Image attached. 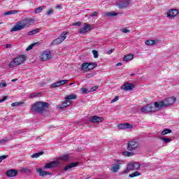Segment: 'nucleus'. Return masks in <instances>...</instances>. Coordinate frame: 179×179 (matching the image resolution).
Here are the masks:
<instances>
[{
  "mask_svg": "<svg viewBox=\"0 0 179 179\" xmlns=\"http://www.w3.org/2000/svg\"><path fill=\"white\" fill-rule=\"evenodd\" d=\"M33 23V20L26 19L24 20L18 21L15 25L12 27L10 32H15L24 29L26 26H29Z\"/></svg>",
  "mask_w": 179,
  "mask_h": 179,
  "instance_id": "f257e3e1",
  "label": "nucleus"
},
{
  "mask_svg": "<svg viewBox=\"0 0 179 179\" xmlns=\"http://www.w3.org/2000/svg\"><path fill=\"white\" fill-rule=\"evenodd\" d=\"M176 101V98L174 96L169 97L168 99H164L160 102H155L154 106L156 108H162L164 107H167L173 104Z\"/></svg>",
  "mask_w": 179,
  "mask_h": 179,
  "instance_id": "f03ea898",
  "label": "nucleus"
},
{
  "mask_svg": "<svg viewBox=\"0 0 179 179\" xmlns=\"http://www.w3.org/2000/svg\"><path fill=\"white\" fill-rule=\"evenodd\" d=\"M49 104L48 102H36L32 105V110L38 114H41L45 110V108H48Z\"/></svg>",
  "mask_w": 179,
  "mask_h": 179,
  "instance_id": "7ed1b4c3",
  "label": "nucleus"
},
{
  "mask_svg": "<svg viewBox=\"0 0 179 179\" xmlns=\"http://www.w3.org/2000/svg\"><path fill=\"white\" fill-rule=\"evenodd\" d=\"M25 61L26 56L24 55H18L8 64V68L14 69L15 66H17L23 64Z\"/></svg>",
  "mask_w": 179,
  "mask_h": 179,
  "instance_id": "20e7f679",
  "label": "nucleus"
},
{
  "mask_svg": "<svg viewBox=\"0 0 179 179\" xmlns=\"http://www.w3.org/2000/svg\"><path fill=\"white\" fill-rule=\"evenodd\" d=\"M140 164L138 162H129L127 164V169L124 170L123 174H128L130 171H137L140 169Z\"/></svg>",
  "mask_w": 179,
  "mask_h": 179,
  "instance_id": "39448f33",
  "label": "nucleus"
},
{
  "mask_svg": "<svg viewBox=\"0 0 179 179\" xmlns=\"http://www.w3.org/2000/svg\"><path fill=\"white\" fill-rule=\"evenodd\" d=\"M139 147V143L136 140L129 141L127 143V150L129 152L135 151Z\"/></svg>",
  "mask_w": 179,
  "mask_h": 179,
  "instance_id": "423d86ee",
  "label": "nucleus"
},
{
  "mask_svg": "<svg viewBox=\"0 0 179 179\" xmlns=\"http://www.w3.org/2000/svg\"><path fill=\"white\" fill-rule=\"evenodd\" d=\"M52 58L51 52L49 51H43L41 55V61H48Z\"/></svg>",
  "mask_w": 179,
  "mask_h": 179,
  "instance_id": "0eeeda50",
  "label": "nucleus"
},
{
  "mask_svg": "<svg viewBox=\"0 0 179 179\" xmlns=\"http://www.w3.org/2000/svg\"><path fill=\"white\" fill-rule=\"evenodd\" d=\"M104 120V117H99L97 115H94L90 117L89 121L92 124H99L103 122Z\"/></svg>",
  "mask_w": 179,
  "mask_h": 179,
  "instance_id": "6e6552de",
  "label": "nucleus"
},
{
  "mask_svg": "<svg viewBox=\"0 0 179 179\" xmlns=\"http://www.w3.org/2000/svg\"><path fill=\"white\" fill-rule=\"evenodd\" d=\"M152 111H155L152 103L145 105L144 107L141 108V112L144 113H148Z\"/></svg>",
  "mask_w": 179,
  "mask_h": 179,
  "instance_id": "1a4fd4ad",
  "label": "nucleus"
},
{
  "mask_svg": "<svg viewBox=\"0 0 179 179\" xmlns=\"http://www.w3.org/2000/svg\"><path fill=\"white\" fill-rule=\"evenodd\" d=\"M92 27L90 24L85 23L84 27L79 29V33L80 34H85L91 30Z\"/></svg>",
  "mask_w": 179,
  "mask_h": 179,
  "instance_id": "9d476101",
  "label": "nucleus"
},
{
  "mask_svg": "<svg viewBox=\"0 0 179 179\" xmlns=\"http://www.w3.org/2000/svg\"><path fill=\"white\" fill-rule=\"evenodd\" d=\"M69 83V80H61L57 81V83H55L50 85V88H57L59 87L60 86H63L64 85Z\"/></svg>",
  "mask_w": 179,
  "mask_h": 179,
  "instance_id": "9b49d317",
  "label": "nucleus"
},
{
  "mask_svg": "<svg viewBox=\"0 0 179 179\" xmlns=\"http://www.w3.org/2000/svg\"><path fill=\"white\" fill-rule=\"evenodd\" d=\"M134 88H135V85L134 84H129L128 83H125L121 87V90L128 92L131 91Z\"/></svg>",
  "mask_w": 179,
  "mask_h": 179,
  "instance_id": "f8f14e48",
  "label": "nucleus"
},
{
  "mask_svg": "<svg viewBox=\"0 0 179 179\" xmlns=\"http://www.w3.org/2000/svg\"><path fill=\"white\" fill-rule=\"evenodd\" d=\"M59 164V162L58 161H55V162H49L48 164H46L44 166V169H52V168H55V167H57L58 166Z\"/></svg>",
  "mask_w": 179,
  "mask_h": 179,
  "instance_id": "ddd939ff",
  "label": "nucleus"
},
{
  "mask_svg": "<svg viewBox=\"0 0 179 179\" xmlns=\"http://www.w3.org/2000/svg\"><path fill=\"white\" fill-rule=\"evenodd\" d=\"M178 14L177 9H171L167 12V17L170 19L174 18Z\"/></svg>",
  "mask_w": 179,
  "mask_h": 179,
  "instance_id": "4468645a",
  "label": "nucleus"
},
{
  "mask_svg": "<svg viewBox=\"0 0 179 179\" xmlns=\"http://www.w3.org/2000/svg\"><path fill=\"white\" fill-rule=\"evenodd\" d=\"M36 172L39 174V176L41 177H45L48 176H52L51 172L45 171L43 170V169H37Z\"/></svg>",
  "mask_w": 179,
  "mask_h": 179,
  "instance_id": "2eb2a0df",
  "label": "nucleus"
},
{
  "mask_svg": "<svg viewBox=\"0 0 179 179\" xmlns=\"http://www.w3.org/2000/svg\"><path fill=\"white\" fill-rule=\"evenodd\" d=\"M79 163L78 162H71L69 164H68L67 166H66V167L64 168V171H70L72 168L73 167H77L78 166Z\"/></svg>",
  "mask_w": 179,
  "mask_h": 179,
  "instance_id": "dca6fc26",
  "label": "nucleus"
},
{
  "mask_svg": "<svg viewBox=\"0 0 179 179\" xmlns=\"http://www.w3.org/2000/svg\"><path fill=\"white\" fill-rule=\"evenodd\" d=\"M117 127L119 129H132L133 126L128 123H124V124H118Z\"/></svg>",
  "mask_w": 179,
  "mask_h": 179,
  "instance_id": "f3484780",
  "label": "nucleus"
},
{
  "mask_svg": "<svg viewBox=\"0 0 179 179\" xmlns=\"http://www.w3.org/2000/svg\"><path fill=\"white\" fill-rule=\"evenodd\" d=\"M129 5V2L127 1H122L117 4V6H118V8L120 9L125 8L128 7Z\"/></svg>",
  "mask_w": 179,
  "mask_h": 179,
  "instance_id": "a211bd4d",
  "label": "nucleus"
},
{
  "mask_svg": "<svg viewBox=\"0 0 179 179\" xmlns=\"http://www.w3.org/2000/svg\"><path fill=\"white\" fill-rule=\"evenodd\" d=\"M120 164H112L110 171L114 173H117V171H120Z\"/></svg>",
  "mask_w": 179,
  "mask_h": 179,
  "instance_id": "6ab92c4d",
  "label": "nucleus"
},
{
  "mask_svg": "<svg viewBox=\"0 0 179 179\" xmlns=\"http://www.w3.org/2000/svg\"><path fill=\"white\" fill-rule=\"evenodd\" d=\"M17 171L15 169L8 170L6 172V176L8 177H15L17 176Z\"/></svg>",
  "mask_w": 179,
  "mask_h": 179,
  "instance_id": "aec40b11",
  "label": "nucleus"
},
{
  "mask_svg": "<svg viewBox=\"0 0 179 179\" xmlns=\"http://www.w3.org/2000/svg\"><path fill=\"white\" fill-rule=\"evenodd\" d=\"M77 98H78V96L75 94H71L65 97V101H71L73 100H75Z\"/></svg>",
  "mask_w": 179,
  "mask_h": 179,
  "instance_id": "412c9836",
  "label": "nucleus"
},
{
  "mask_svg": "<svg viewBox=\"0 0 179 179\" xmlns=\"http://www.w3.org/2000/svg\"><path fill=\"white\" fill-rule=\"evenodd\" d=\"M64 41L60 39L59 38H57L56 39H54L53 41L50 43V45H57L61 44Z\"/></svg>",
  "mask_w": 179,
  "mask_h": 179,
  "instance_id": "4be33fe9",
  "label": "nucleus"
},
{
  "mask_svg": "<svg viewBox=\"0 0 179 179\" xmlns=\"http://www.w3.org/2000/svg\"><path fill=\"white\" fill-rule=\"evenodd\" d=\"M17 13H19V10H14L6 11L3 13V15L4 16H8V15H13Z\"/></svg>",
  "mask_w": 179,
  "mask_h": 179,
  "instance_id": "5701e85b",
  "label": "nucleus"
},
{
  "mask_svg": "<svg viewBox=\"0 0 179 179\" xmlns=\"http://www.w3.org/2000/svg\"><path fill=\"white\" fill-rule=\"evenodd\" d=\"M134 59V55H127L124 57L123 58V61L128 62L129 61H132V59Z\"/></svg>",
  "mask_w": 179,
  "mask_h": 179,
  "instance_id": "b1692460",
  "label": "nucleus"
},
{
  "mask_svg": "<svg viewBox=\"0 0 179 179\" xmlns=\"http://www.w3.org/2000/svg\"><path fill=\"white\" fill-rule=\"evenodd\" d=\"M81 70L85 71V72H88L90 71L89 70V63H83V64H81Z\"/></svg>",
  "mask_w": 179,
  "mask_h": 179,
  "instance_id": "393cba45",
  "label": "nucleus"
},
{
  "mask_svg": "<svg viewBox=\"0 0 179 179\" xmlns=\"http://www.w3.org/2000/svg\"><path fill=\"white\" fill-rule=\"evenodd\" d=\"M71 103H72L71 101H68L65 100V101L61 104L60 108H67L71 104Z\"/></svg>",
  "mask_w": 179,
  "mask_h": 179,
  "instance_id": "a878e982",
  "label": "nucleus"
},
{
  "mask_svg": "<svg viewBox=\"0 0 179 179\" xmlns=\"http://www.w3.org/2000/svg\"><path fill=\"white\" fill-rule=\"evenodd\" d=\"M69 34V32L67 31H64L63 33L61 34L60 37H58V38H59L62 41H64L66 38H67V34Z\"/></svg>",
  "mask_w": 179,
  "mask_h": 179,
  "instance_id": "bb28decb",
  "label": "nucleus"
},
{
  "mask_svg": "<svg viewBox=\"0 0 179 179\" xmlns=\"http://www.w3.org/2000/svg\"><path fill=\"white\" fill-rule=\"evenodd\" d=\"M122 155H123V156H125L127 157H131L135 155V153L131 152L125 151V152H122Z\"/></svg>",
  "mask_w": 179,
  "mask_h": 179,
  "instance_id": "cd10ccee",
  "label": "nucleus"
},
{
  "mask_svg": "<svg viewBox=\"0 0 179 179\" xmlns=\"http://www.w3.org/2000/svg\"><path fill=\"white\" fill-rule=\"evenodd\" d=\"M157 43V40H147L145 41V43L147 45H152Z\"/></svg>",
  "mask_w": 179,
  "mask_h": 179,
  "instance_id": "c85d7f7f",
  "label": "nucleus"
},
{
  "mask_svg": "<svg viewBox=\"0 0 179 179\" xmlns=\"http://www.w3.org/2000/svg\"><path fill=\"white\" fill-rule=\"evenodd\" d=\"M59 159L63 161V162H68L69 160H70V156H69V155L61 156Z\"/></svg>",
  "mask_w": 179,
  "mask_h": 179,
  "instance_id": "c756f323",
  "label": "nucleus"
},
{
  "mask_svg": "<svg viewBox=\"0 0 179 179\" xmlns=\"http://www.w3.org/2000/svg\"><path fill=\"white\" fill-rule=\"evenodd\" d=\"M172 132V131L169 129H164V131H162L161 135L162 136H166L168 134H171Z\"/></svg>",
  "mask_w": 179,
  "mask_h": 179,
  "instance_id": "7c9ffc66",
  "label": "nucleus"
},
{
  "mask_svg": "<svg viewBox=\"0 0 179 179\" xmlns=\"http://www.w3.org/2000/svg\"><path fill=\"white\" fill-rule=\"evenodd\" d=\"M44 154V152H36L32 155L31 156L32 158H39L40 156L43 155Z\"/></svg>",
  "mask_w": 179,
  "mask_h": 179,
  "instance_id": "2f4dec72",
  "label": "nucleus"
},
{
  "mask_svg": "<svg viewBox=\"0 0 179 179\" xmlns=\"http://www.w3.org/2000/svg\"><path fill=\"white\" fill-rule=\"evenodd\" d=\"M96 66L97 64L96 63H88L89 71L93 70Z\"/></svg>",
  "mask_w": 179,
  "mask_h": 179,
  "instance_id": "473e14b6",
  "label": "nucleus"
},
{
  "mask_svg": "<svg viewBox=\"0 0 179 179\" xmlns=\"http://www.w3.org/2000/svg\"><path fill=\"white\" fill-rule=\"evenodd\" d=\"M38 32H39V29H33L29 31V33H27L28 36H33L34 34H37Z\"/></svg>",
  "mask_w": 179,
  "mask_h": 179,
  "instance_id": "72a5a7b5",
  "label": "nucleus"
},
{
  "mask_svg": "<svg viewBox=\"0 0 179 179\" xmlns=\"http://www.w3.org/2000/svg\"><path fill=\"white\" fill-rule=\"evenodd\" d=\"M39 95L40 92L32 93L29 95V99L37 98L38 96H39Z\"/></svg>",
  "mask_w": 179,
  "mask_h": 179,
  "instance_id": "f704fd0d",
  "label": "nucleus"
},
{
  "mask_svg": "<svg viewBox=\"0 0 179 179\" xmlns=\"http://www.w3.org/2000/svg\"><path fill=\"white\" fill-rule=\"evenodd\" d=\"M39 45L38 42L32 43L31 45H30L29 47L27 48V51L31 50L35 45Z\"/></svg>",
  "mask_w": 179,
  "mask_h": 179,
  "instance_id": "c9c22d12",
  "label": "nucleus"
},
{
  "mask_svg": "<svg viewBox=\"0 0 179 179\" xmlns=\"http://www.w3.org/2000/svg\"><path fill=\"white\" fill-rule=\"evenodd\" d=\"M44 8H45V6H41L39 8H36L35 9L34 13H36H36H41Z\"/></svg>",
  "mask_w": 179,
  "mask_h": 179,
  "instance_id": "e433bc0d",
  "label": "nucleus"
},
{
  "mask_svg": "<svg viewBox=\"0 0 179 179\" xmlns=\"http://www.w3.org/2000/svg\"><path fill=\"white\" fill-rule=\"evenodd\" d=\"M53 13H55V10H53L52 8H50V10L46 11L45 15L46 16H51V15H52Z\"/></svg>",
  "mask_w": 179,
  "mask_h": 179,
  "instance_id": "4c0bfd02",
  "label": "nucleus"
},
{
  "mask_svg": "<svg viewBox=\"0 0 179 179\" xmlns=\"http://www.w3.org/2000/svg\"><path fill=\"white\" fill-rule=\"evenodd\" d=\"M118 13H115V12H108L106 13V16L108 17H114V16H117Z\"/></svg>",
  "mask_w": 179,
  "mask_h": 179,
  "instance_id": "58836bf2",
  "label": "nucleus"
},
{
  "mask_svg": "<svg viewBox=\"0 0 179 179\" xmlns=\"http://www.w3.org/2000/svg\"><path fill=\"white\" fill-rule=\"evenodd\" d=\"M22 104H24V102H14L11 103V107H17L19 106H21Z\"/></svg>",
  "mask_w": 179,
  "mask_h": 179,
  "instance_id": "ea45409f",
  "label": "nucleus"
},
{
  "mask_svg": "<svg viewBox=\"0 0 179 179\" xmlns=\"http://www.w3.org/2000/svg\"><path fill=\"white\" fill-rule=\"evenodd\" d=\"M141 173L140 172H134L131 174L129 175L130 178H134V177H138L140 176Z\"/></svg>",
  "mask_w": 179,
  "mask_h": 179,
  "instance_id": "a19ab883",
  "label": "nucleus"
},
{
  "mask_svg": "<svg viewBox=\"0 0 179 179\" xmlns=\"http://www.w3.org/2000/svg\"><path fill=\"white\" fill-rule=\"evenodd\" d=\"M162 141H164L165 143H171L172 139L171 138H164V137H161L160 138Z\"/></svg>",
  "mask_w": 179,
  "mask_h": 179,
  "instance_id": "79ce46f5",
  "label": "nucleus"
},
{
  "mask_svg": "<svg viewBox=\"0 0 179 179\" xmlns=\"http://www.w3.org/2000/svg\"><path fill=\"white\" fill-rule=\"evenodd\" d=\"M21 172L22 173H30V169H29L27 168H22V169H21Z\"/></svg>",
  "mask_w": 179,
  "mask_h": 179,
  "instance_id": "37998d69",
  "label": "nucleus"
},
{
  "mask_svg": "<svg viewBox=\"0 0 179 179\" xmlns=\"http://www.w3.org/2000/svg\"><path fill=\"white\" fill-rule=\"evenodd\" d=\"M92 54H93V57L94 58H98L99 57V53H98V51L97 50H92Z\"/></svg>",
  "mask_w": 179,
  "mask_h": 179,
  "instance_id": "c03bdc74",
  "label": "nucleus"
},
{
  "mask_svg": "<svg viewBox=\"0 0 179 179\" xmlns=\"http://www.w3.org/2000/svg\"><path fill=\"white\" fill-rule=\"evenodd\" d=\"M6 142H8V137H6L4 139L0 140V144H4Z\"/></svg>",
  "mask_w": 179,
  "mask_h": 179,
  "instance_id": "a18cd8bd",
  "label": "nucleus"
},
{
  "mask_svg": "<svg viewBox=\"0 0 179 179\" xmlns=\"http://www.w3.org/2000/svg\"><path fill=\"white\" fill-rule=\"evenodd\" d=\"M97 89H98L97 86L92 87L89 92H95L96 90H97Z\"/></svg>",
  "mask_w": 179,
  "mask_h": 179,
  "instance_id": "49530a36",
  "label": "nucleus"
},
{
  "mask_svg": "<svg viewBox=\"0 0 179 179\" xmlns=\"http://www.w3.org/2000/svg\"><path fill=\"white\" fill-rule=\"evenodd\" d=\"M6 158H7V156H6V155L0 156V163H1L3 160H5Z\"/></svg>",
  "mask_w": 179,
  "mask_h": 179,
  "instance_id": "de8ad7c7",
  "label": "nucleus"
},
{
  "mask_svg": "<svg viewBox=\"0 0 179 179\" xmlns=\"http://www.w3.org/2000/svg\"><path fill=\"white\" fill-rule=\"evenodd\" d=\"M118 99H119V97H118V96H115V97L114 98V99H112V100H111L110 103H114V102H115V101H117Z\"/></svg>",
  "mask_w": 179,
  "mask_h": 179,
  "instance_id": "09e8293b",
  "label": "nucleus"
},
{
  "mask_svg": "<svg viewBox=\"0 0 179 179\" xmlns=\"http://www.w3.org/2000/svg\"><path fill=\"white\" fill-rule=\"evenodd\" d=\"M6 86H7L6 83H0V88H3V87H6Z\"/></svg>",
  "mask_w": 179,
  "mask_h": 179,
  "instance_id": "8fccbe9b",
  "label": "nucleus"
},
{
  "mask_svg": "<svg viewBox=\"0 0 179 179\" xmlns=\"http://www.w3.org/2000/svg\"><path fill=\"white\" fill-rule=\"evenodd\" d=\"M113 52H114V49H110V50H109L108 52H106V54L110 55V54L113 53Z\"/></svg>",
  "mask_w": 179,
  "mask_h": 179,
  "instance_id": "3c124183",
  "label": "nucleus"
},
{
  "mask_svg": "<svg viewBox=\"0 0 179 179\" xmlns=\"http://www.w3.org/2000/svg\"><path fill=\"white\" fill-rule=\"evenodd\" d=\"M122 32H124V33H129L130 32V30L129 29H124L122 30Z\"/></svg>",
  "mask_w": 179,
  "mask_h": 179,
  "instance_id": "603ef678",
  "label": "nucleus"
},
{
  "mask_svg": "<svg viewBox=\"0 0 179 179\" xmlns=\"http://www.w3.org/2000/svg\"><path fill=\"white\" fill-rule=\"evenodd\" d=\"M87 92V90L86 88H83V94H86Z\"/></svg>",
  "mask_w": 179,
  "mask_h": 179,
  "instance_id": "864d4df0",
  "label": "nucleus"
},
{
  "mask_svg": "<svg viewBox=\"0 0 179 179\" xmlns=\"http://www.w3.org/2000/svg\"><path fill=\"white\" fill-rule=\"evenodd\" d=\"M80 22H76V23H73V26H80Z\"/></svg>",
  "mask_w": 179,
  "mask_h": 179,
  "instance_id": "5fc2aeb1",
  "label": "nucleus"
},
{
  "mask_svg": "<svg viewBox=\"0 0 179 179\" xmlns=\"http://www.w3.org/2000/svg\"><path fill=\"white\" fill-rule=\"evenodd\" d=\"M7 99V96H4L3 99H0V103H1L3 101H5Z\"/></svg>",
  "mask_w": 179,
  "mask_h": 179,
  "instance_id": "6e6d98bb",
  "label": "nucleus"
},
{
  "mask_svg": "<svg viewBox=\"0 0 179 179\" xmlns=\"http://www.w3.org/2000/svg\"><path fill=\"white\" fill-rule=\"evenodd\" d=\"M94 76V74H92V73H90V74H87V78H92V77H93Z\"/></svg>",
  "mask_w": 179,
  "mask_h": 179,
  "instance_id": "4d7b16f0",
  "label": "nucleus"
},
{
  "mask_svg": "<svg viewBox=\"0 0 179 179\" xmlns=\"http://www.w3.org/2000/svg\"><path fill=\"white\" fill-rule=\"evenodd\" d=\"M93 16H97V12H93L92 14H91V17Z\"/></svg>",
  "mask_w": 179,
  "mask_h": 179,
  "instance_id": "13d9d810",
  "label": "nucleus"
},
{
  "mask_svg": "<svg viewBox=\"0 0 179 179\" xmlns=\"http://www.w3.org/2000/svg\"><path fill=\"white\" fill-rule=\"evenodd\" d=\"M12 48V45H10V44L6 45V48Z\"/></svg>",
  "mask_w": 179,
  "mask_h": 179,
  "instance_id": "bf43d9fd",
  "label": "nucleus"
},
{
  "mask_svg": "<svg viewBox=\"0 0 179 179\" xmlns=\"http://www.w3.org/2000/svg\"><path fill=\"white\" fill-rule=\"evenodd\" d=\"M122 65V62H119L116 64V66H121Z\"/></svg>",
  "mask_w": 179,
  "mask_h": 179,
  "instance_id": "052dcab7",
  "label": "nucleus"
},
{
  "mask_svg": "<svg viewBox=\"0 0 179 179\" xmlns=\"http://www.w3.org/2000/svg\"><path fill=\"white\" fill-rule=\"evenodd\" d=\"M17 78H15V79L11 80V82H12V83L17 82Z\"/></svg>",
  "mask_w": 179,
  "mask_h": 179,
  "instance_id": "680f3d73",
  "label": "nucleus"
},
{
  "mask_svg": "<svg viewBox=\"0 0 179 179\" xmlns=\"http://www.w3.org/2000/svg\"><path fill=\"white\" fill-rule=\"evenodd\" d=\"M56 8H57V9H61V6H60L59 5H57V6H56Z\"/></svg>",
  "mask_w": 179,
  "mask_h": 179,
  "instance_id": "e2e57ef3",
  "label": "nucleus"
},
{
  "mask_svg": "<svg viewBox=\"0 0 179 179\" xmlns=\"http://www.w3.org/2000/svg\"><path fill=\"white\" fill-rule=\"evenodd\" d=\"M131 76H135V74H134V73L131 74Z\"/></svg>",
  "mask_w": 179,
  "mask_h": 179,
  "instance_id": "0e129e2a",
  "label": "nucleus"
},
{
  "mask_svg": "<svg viewBox=\"0 0 179 179\" xmlns=\"http://www.w3.org/2000/svg\"><path fill=\"white\" fill-rule=\"evenodd\" d=\"M73 85V83L69 84V86H72Z\"/></svg>",
  "mask_w": 179,
  "mask_h": 179,
  "instance_id": "69168bd1",
  "label": "nucleus"
},
{
  "mask_svg": "<svg viewBox=\"0 0 179 179\" xmlns=\"http://www.w3.org/2000/svg\"><path fill=\"white\" fill-rule=\"evenodd\" d=\"M87 179H90V178H87Z\"/></svg>",
  "mask_w": 179,
  "mask_h": 179,
  "instance_id": "338daca9",
  "label": "nucleus"
},
{
  "mask_svg": "<svg viewBox=\"0 0 179 179\" xmlns=\"http://www.w3.org/2000/svg\"><path fill=\"white\" fill-rule=\"evenodd\" d=\"M96 179H99V178H96Z\"/></svg>",
  "mask_w": 179,
  "mask_h": 179,
  "instance_id": "774afa93",
  "label": "nucleus"
}]
</instances>
